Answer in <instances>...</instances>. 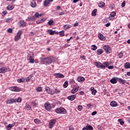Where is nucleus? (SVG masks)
<instances>
[{"label": "nucleus", "mask_w": 130, "mask_h": 130, "mask_svg": "<svg viewBox=\"0 0 130 130\" xmlns=\"http://www.w3.org/2000/svg\"><path fill=\"white\" fill-rule=\"evenodd\" d=\"M109 8H110V9H114V8H115V6H114V4H111L109 5Z\"/></svg>", "instance_id": "obj_46"}, {"label": "nucleus", "mask_w": 130, "mask_h": 130, "mask_svg": "<svg viewBox=\"0 0 130 130\" xmlns=\"http://www.w3.org/2000/svg\"><path fill=\"white\" fill-rule=\"evenodd\" d=\"M77 80L79 82H84L85 81V78L83 77H79Z\"/></svg>", "instance_id": "obj_30"}, {"label": "nucleus", "mask_w": 130, "mask_h": 130, "mask_svg": "<svg viewBox=\"0 0 130 130\" xmlns=\"http://www.w3.org/2000/svg\"><path fill=\"white\" fill-rule=\"evenodd\" d=\"M117 79L116 78H112L110 80V82L112 84H116L117 83Z\"/></svg>", "instance_id": "obj_29"}, {"label": "nucleus", "mask_w": 130, "mask_h": 130, "mask_svg": "<svg viewBox=\"0 0 130 130\" xmlns=\"http://www.w3.org/2000/svg\"><path fill=\"white\" fill-rule=\"evenodd\" d=\"M116 80L119 82V83H121V84H123V85H124L126 83V81L125 80H123L121 78H116Z\"/></svg>", "instance_id": "obj_15"}, {"label": "nucleus", "mask_w": 130, "mask_h": 130, "mask_svg": "<svg viewBox=\"0 0 130 130\" xmlns=\"http://www.w3.org/2000/svg\"><path fill=\"white\" fill-rule=\"evenodd\" d=\"M31 104L34 107H36L37 105H38V103H37V101H32L31 103Z\"/></svg>", "instance_id": "obj_23"}, {"label": "nucleus", "mask_w": 130, "mask_h": 130, "mask_svg": "<svg viewBox=\"0 0 130 130\" xmlns=\"http://www.w3.org/2000/svg\"><path fill=\"white\" fill-rule=\"evenodd\" d=\"M2 13L3 14L4 16H6V15L8 14V11H7V10H5L2 12Z\"/></svg>", "instance_id": "obj_52"}, {"label": "nucleus", "mask_w": 130, "mask_h": 130, "mask_svg": "<svg viewBox=\"0 0 130 130\" xmlns=\"http://www.w3.org/2000/svg\"><path fill=\"white\" fill-rule=\"evenodd\" d=\"M91 50L95 51V50H96V49H97V46H96V45H92L91 46Z\"/></svg>", "instance_id": "obj_40"}, {"label": "nucleus", "mask_w": 130, "mask_h": 130, "mask_svg": "<svg viewBox=\"0 0 130 130\" xmlns=\"http://www.w3.org/2000/svg\"><path fill=\"white\" fill-rule=\"evenodd\" d=\"M110 105L113 107H116L117 106V103L115 101H112L110 103Z\"/></svg>", "instance_id": "obj_24"}, {"label": "nucleus", "mask_w": 130, "mask_h": 130, "mask_svg": "<svg viewBox=\"0 0 130 130\" xmlns=\"http://www.w3.org/2000/svg\"><path fill=\"white\" fill-rule=\"evenodd\" d=\"M98 38L101 40H102V41H105L106 40V38L103 36V35L101 34H99L98 35Z\"/></svg>", "instance_id": "obj_14"}, {"label": "nucleus", "mask_w": 130, "mask_h": 130, "mask_svg": "<svg viewBox=\"0 0 130 130\" xmlns=\"http://www.w3.org/2000/svg\"><path fill=\"white\" fill-rule=\"evenodd\" d=\"M28 58L30 63H34V59L32 58V56H30V55L28 56Z\"/></svg>", "instance_id": "obj_27"}, {"label": "nucleus", "mask_w": 130, "mask_h": 130, "mask_svg": "<svg viewBox=\"0 0 130 130\" xmlns=\"http://www.w3.org/2000/svg\"><path fill=\"white\" fill-rule=\"evenodd\" d=\"M55 112L56 113L61 114H66L67 110L62 107L58 108L55 110Z\"/></svg>", "instance_id": "obj_2"}, {"label": "nucleus", "mask_w": 130, "mask_h": 130, "mask_svg": "<svg viewBox=\"0 0 130 130\" xmlns=\"http://www.w3.org/2000/svg\"><path fill=\"white\" fill-rule=\"evenodd\" d=\"M76 95H72L71 96H69L68 97V99L69 100H70V101H73L74 99H76Z\"/></svg>", "instance_id": "obj_20"}, {"label": "nucleus", "mask_w": 130, "mask_h": 130, "mask_svg": "<svg viewBox=\"0 0 130 130\" xmlns=\"http://www.w3.org/2000/svg\"><path fill=\"white\" fill-rule=\"evenodd\" d=\"M124 67L125 69H130V63L126 62L124 64Z\"/></svg>", "instance_id": "obj_35"}, {"label": "nucleus", "mask_w": 130, "mask_h": 130, "mask_svg": "<svg viewBox=\"0 0 130 130\" xmlns=\"http://www.w3.org/2000/svg\"><path fill=\"white\" fill-rule=\"evenodd\" d=\"M9 90L13 91L14 92H20V89L17 86L10 87Z\"/></svg>", "instance_id": "obj_11"}, {"label": "nucleus", "mask_w": 130, "mask_h": 130, "mask_svg": "<svg viewBox=\"0 0 130 130\" xmlns=\"http://www.w3.org/2000/svg\"><path fill=\"white\" fill-rule=\"evenodd\" d=\"M78 109H80V110H82V109H83V106H82L81 105H79Z\"/></svg>", "instance_id": "obj_58"}, {"label": "nucleus", "mask_w": 130, "mask_h": 130, "mask_svg": "<svg viewBox=\"0 0 130 130\" xmlns=\"http://www.w3.org/2000/svg\"><path fill=\"white\" fill-rule=\"evenodd\" d=\"M45 89L48 94H50V95H54V90L53 89L50 88L49 87H46Z\"/></svg>", "instance_id": "obj_6"}, {"label": "nucleus", "mask_w": 130, "mask_h": 130, "mask_svg": "<svg viewBox=\"0 0 130 130\" xmlns=\"http://www.w3.org/2000/svg\"><path fill=\"white\" fill-rule=\"evenodd\" d=\"M50 3V2L48 0H45L43 3L44 7H47Z\"/></svg>", "instance_id": "obj_31"}, {"label": "nucleus", "mask_w": 130, "mask_h": 130, "mask_svg": "<svg viewBox=\"0 0 130 130\" xmlns=\"http://www.w3.org/2000/svg\"><path fill=\"white\" fill-rule=\"evenodd\" d=\"M69 86V82L68 81H66L63 84L64 88H67Z\"/></svg>", "instance_id": "obj_45"}, {"label": "nucleus", "mask_w": 130, "mask_h": 130, "mask_svg": "<svg viewBox=\"0 0 130 130\" xmlns=\"http://www.w3.org/2000/svg\"><path fill=\"white\" fill-rule=\"evenodd\" d=\"M34 122H35L36 124H40L41 123H42L41 120H39V119H35L34 120Z\"/></svg>", "instance_id": "obj_33"}, {"label": "nucleus", "mask_w": 130, "mask_h": 130, "mask_svg": "<svg viewBox=\"0 0 130 130\" xmlns=\"http://www.w3.org/2000/svg\"><path fill=\"white\" fill-rule=\"evenodd\" d=\"M114 68V67H113V66H110L108 67V69L109 70H112V69H113Z\"/></svg>", "instance_id": "obj_57"}, {"label": "nucleus", "mask_w": 130, "mask_h": 130, "mask_svg": "<svg viewBox=\"0 0 130 130\" xmlns=\"http://www.w3.org/2000/svg\"><path fill=\"white\" fill-rule=\"evenodd\" d=\"M94 64L96 66V68H99V69H103V70L105 69V66L100 62H96L94 63Z\"/></svg>", "instance_id": "obj_8"}, {"label": "nucleus", "mask_w": 130, "mask_h": 130, "mask_svg": "<svg viewBox=\"0 0 130 130\" xmlns=\"http://www.w3.org/2000/svg\"><path fill=\"white\" fill-rule=\"evenodd\" d=\"M59 34L60 36H61L62 37H63V36H64V31L62 30V31H60L59 32Z\"/></svg>", "instance_id": "obj_43"}, {"label": "nucleus", "mask_w": 130, "mask_h": 130, "mask_svg": "<svg viewBox=\"0 0 130 130\" xmlns=\"http://www.w3.org/2000/svg\"><path fill=\"white\" fill-rule=\"evenodd\" d=\"M121 7L122 8L125 7V1H123V3L121 4Z\"/></svg>", "instance_id": "obj_54"}, {"label": "nucleus", "mask_w": 130, "mask_h": 130, "mask_svg": "<svg viewBox=\"0 0 130 130\" xmlns=\"http://www.w3.org/2000/svg\"><path fill=\"white\" fill-rule=\"evenodd\" d=\"M30 5L32 8H35L36 7V2H35V0H31Z\"/></svg>", "instance_id": "obj_16"}, {"label": "nucleus", "mask_w": 130, "mask_h": 130, "mask_svg": "<svg viewBox=\"0 0 130 130\" xmlns=\"http://www.w3.org/2000/svg\"><path fill=\"white\" fill-rule=\"evenodd\" d=\"M13 21V18H8L5 19V22L6 23H11Z\"/></svg>", "instance_id": "obj_34"}, {"label": "nucleus", "mask_w": 130, "mask_h": 130, "mask_svg": "<svg viewBox=\"0 0 130 130\" xmlns=\"http://www.w3.org/2000/svg\"><path fill=\"white\" fill-rule=\"evenodd\" d=\"M22 33H23L22 30H19L17 32V35L14 38V41L15 42L18 41V40H20V39H21V36L22 35Z\"/></svg>", "instance_id": "obj_4"}, {"label": "nucleus", "mask_w": 130, "mask_h": 130, "mask_svg": "<svg viewBox=\"0 0 130 130\" xmlns=\"http://www.w3.org/2000/svg\"><path fill=\"white\" fill-rule=\"evenodd\" d=\"M53 76L55 77L57 79L60 78V79H62L64 78V75H63L61 73H55L53 74Z\"/></svg>", "instance_id": "obj_9"}, {"label": "nucleus", "mask_w": 130, "mask_h": 130, "mask_svg": "<svg viewBox=\"0 0 130 130\" xmlns=\"http://www.w3.org/2000/svg\"><path fill=\"white\" fill-rule=\"evenodd\" d=\"M59 16H62V15H64V13L60 12L59 13Z\"/></svg>", "instance_id": "obj_62"}, {"label": "nucleus", "mask_w": 130, "mask_h": 130, "mask_svg": "<svg viewBox=\"0 0 130 130\" xmlns=\"http://www.w3.org/2000/svg\"><path fill=\"white\" fill-rule=\"evenodd\" d=\"M37 92H42V87L41 86L38 87L37 88Z\"/></svg>", "instance_id": "obj_44"}, {"label": "nucleus", "mask_w": 130, "mask_h": 130, "mask_svg": "<svg viewBox=\"0 0 130 130\" xmlns=\"http://www.w3.org/2000/svg\"><path fill=\"white\" fill-rule=\"evenodd\" d=\"M13 126H15V123H12V124H9L7 126H6V129L7 130H10L12 127Z\"/></svg>", "instance_id": "obj_18"}, {"label": "nucleus", "mask_w": 130, "mask_h": 130, "mask_svg": "<svg viewBox=\"0 0 130 130\" xmlns=\"http://www.w3.org/2000/svg\"><path fill=\"white\" fill-rule=\"evenodd\" d=\"M55 122H56V120L54 119H51L49 122V128L51 129L53 127L54 124H55Z\"/></svg>", "instance_id": "obj_7"}, {"label": "nucleus", "mask_w": 130, "mask_h": 130, "mask_svg": "<svg viewBox=\"0 0 130 130\" xmlns=\"http://www.w3.org/2000/svg\"><path fill=\"white\" fill-rule=\"evenodd\" d=\"M103 53V50L102 49H99L97 50L96 54L98 55H101V54H102Z\"/></svg>", "instance_id": "obj_25"}, {"label": "nucleus", "mask_w": 130, "mask_h": 130, "mask_svg": "<svg viewBox=\"0 0 130 130\" xmlns=\"http://www.w3.org/2000/svg\"><path fill=\"white\" fill-rule=\"evenodd\" d=\"M96 114H97V111H93V112L91 113V115H96Z\"/></svg>", "instance_id": "obj_55"}, {"label": "nucleus", "mask_w": 130, "mask_h": 130, "mask_svg": "<svg viewBox=\"0 0 130 130\" xmlns=\"http://www.w3.org/2000/svg\"><path fill=\"white\" fill-rule=\"evenodd\" d=\"M116 15V13H115V12H112L109 17V19L111 20V21H113V20H114V17H115Z\"/></svg>", "instance_id": "obj_12"}, {"label": "nucleus", "mask_w": 130, "mask_h": 130, "mask_svg": "<svg viewBox=\"0 0 130 130\" xmlns=\"http://www.w3.org/2000/svg\"><path fill=\"white\" fill-rule=\"evenodd\" d=\"M53 20L51 19L48 22V24L49 26H51V25H53Z\"/></svg>", "instance_id": "obj_42"}, {"label": "nucleus", "mask_w": 130, "mask_h": 130, "mask_svg": "<svg viewBox=\"0 0 130 130\" xmlns=\"http://www.w3.org/2000/svg\"><path fill=\"white\" fill-rule=\"evenodd\" d=\"M97 9H94L92 13H91V15L93 16V17H95V16H96V15H97Z\"/></svg>", "instance_id": "obj_32"}, {"label": "nucleus", "mask_w": 130, "mask_h": 130, "mask_svg": "<svg viewBox=\"0 0 130 130\" xmlns=\"http://www.w3.org/2000/svg\"><path fill=\"white\" fill-rule=\"evenodd\" d=\"M31 79V78L30 77H28L27 78H26V82H29L30 81V80Z\"/></svg>", "instance_id": "obj_60"}, {"label": "nucleus", "mask_w": 130, "mask_h": 130, "mask_svg": "<svg viewBox=\"0 0 130 130\" xmlns=\"http://www.w3.org/2000/svg\"><path fill=\"white\" fill-rule=\"evenodd\" d=\"M25 108L27 109V110H31V106H30L29 104H26Z\"/></svg>", "instance_id": "obj_41"}, {"label": "nucleus", "mask_w": 130, "mask_h": 130, "mask_svg": "<svg viewBox=\"0 0 130 130\" xmlns=\"http://www.w3.org/2000/svg\"><path fill=\"white\" fill-rule=\"evenodd\" d=\"M10 71H11V69H10L9 67H2L0 69V74H5V73L7 72H10Z\"/></svg>", "instance_id": "obj_5"}, {"label": "nucleus", "mask_w": 130, "mask_h": 130, "mask_svg": "<svg viewBox=\"0 0 130 130\" xmlns=\"http://www.w3.org/2000/svg\"><path fill=\"white\" fill-rule=\"evenodd\" d=\"M110 25H111V23H110V22H108V23H107L106 24V27H109V26H110Z\"/></svg>", "instance_id": "obj_59"}, {"label": "nucleus", "mask_w": 130, "mask_h": 130, "mask_svg": "<svg viewBox=\"0 0 130 130\" xmlns=\"http://www.w3.org/2000/svg\"><path fill=\"white\" fill-rule=\"evenodd\" d=\"M17 82H18V83H22V82H23V80H22V79H18L17 80Z\"/></svg>", "instance_id": "obj_56"}, {"label": "nucleus", "mask_w": 130, "mask_h": 130, "mask_svg": "<svg viewBox=\"0 0 130 130\" xmlns=\"http://www.w3.org/2000/svg\"><path fill=\"white\" fill-rule=\"evenodd\" d=\"M104 63L105 64V66H106V68H108V67H109V65L110 64L109 62H105Z\"/></svg>", "instance_id": "obj_50"}, {"label": "nucleus", "mask_w": 130, "mask_h": 130, "mask_svg": "<svg viewBox=\"0 0 130 130\" xmlns=\"http://www.w3.org/2000/svg\"><path fill=\"white\" fill-rule=\"evenodd\" d=\"M44 21V19H39L37 21L36 23L37 24H41V23H43Z\"/></svg>", "instance_id": "obj_37"}, {"label": "nucleus", "mask_w": 130, "mask_h": 130, "mask_svg": "<svg viewBox=\"0 0 130 130\" xmlns=\"http://www.w3.org/2000/svg\"><path fill=\"white\" fill-rule=\"evenodd\" d=\"M119 121L120 122V124L121 125H123V124H124V122H123V121L121 120V119H119Z\"/></svg>", "instance_id": "obj_51"}, {"label": "nucleus", "mask_w": 130, "mask_h": 130, "mask_svg": "<svg viewBox=\"0 0 130 130\" xmlns=\"http://www.w3.org/2000/svg\"><path fill=\"white\" fill-rule=\"evenodd\" d=\"M119 58H121L123 56V54L122 52H120V53L118 55Z\"/></svg>", "instance_id": "obj_47"}, {"label": "nucleus", "mask_w": 130, "mask_h": 130, "mask_svg": "<svg viewBox=\"0 0 130 130\" xmlns=\"http://www.w3.org/2000/svg\"><path fill=\"white\" fill-rule=\"evenodd\" d=\"M48 32H49V34L50 35H53V34H58V32L57 31H53L51 29H50L49 30H48Z\"/></svg>", "instance_id": "obj_22"}, {"label": "nucleus", "mask_w": 130, "mask_h": 130, "mask_svg": "<svg viewBox=\"0 0 130 130\" xmlns=\"http://www.w3.org/2000/svg\"><path fill=\"white\" fill-rule=\"evenodd\" d=\"M45 108L46 110L49 111L50 109H51V107H50V104L49 102H47L45 103Z\"/></svg>", "instance_id": "obj_13"}, {"label": "nucleus", "mask_w": 130, "mask_h": 130, "mask_svg": "<svg viewBox=\"0 0 130 130\" xmlns=\"http://www.w3.org/2000/svg\"><path fill=\"white\" fill-rule=\"evenodd\" d=\"M54 94H59L60 93V90L57 88L55 89V91H54Z\"/></svg>", "instance_id": "obj_38"}, {"label": "nucleus", "mask_w": 130, "mask_h": 130, "mask_svg": "<svg viewBox=\"0 0 130 130\" xmlns=\"http://www.w3.org/2000/svg\"><path fill=\"white\" fill-rule=\"evenodd\" d=\"M16 102H18L19 103H21L22 102V98L20 97H19L17 100H16Z\"/></svg>", "instance_id": "obj_48"}, {"label": "nucleus", "mask_w": 130, "mask_h": 130, "mask_svg": "<svg viewBox=\"0 0 130 130\" xmlns=\"http://www.w3.org/2000/svg\"><path fill=\"white\" fill-rule=\"evenodd\" d=\"M53 61H55V57L50 56L47 57H42L41 58V63L42 64L49 65L52 63Z\"/></svg>", "instance_id": "obj_1"}, {"label": "nucleus", "mask_w": 130, "mask_h": 130, "mask_svg": "<svg viewBox=\"0 0 130 130\" xmlns=\"http://www.w3.org/2000/svg\"><path fill=\"white\" fill-rule=\"evenodd\" d=\"M79 90V86L74 87L72 90H71V93L72 94H75V93H76V92H78Z\"/></svg>", "instance_id": "obj_19"}, {"label": "nucleus", "mask_w": 130, "mask_h": 130, "mask_svg": "<svg viewBox=\"0 0 130 130\" xmlns=\"http://www.w3.org/2000/svg\"><path fill=\"white\" fill-rule=\"evenodd\" d=\"M70 28H72V25L70 24H66L64 25V28L65 30H69Z\"/></svg>", "instance_id": "obj_28"}, {"label": "nucleus", "mask_w": 130, "mask_h": 130, "mask_svg": "<svg viewBox=\"0 0 130 130\" xmlns=\"http://www.w3.org/2000/svg\"><path fill=\"white\" fill-rule=\"evenodd\" d=\"M80 57L81 58H83V59H86V56H85V55H82Z\"/></svg>", "instance_id": "obj_61"}, {"label": "nucleus", "mask_w": 130, "mask_h": 130, "mask_svg": "<svg viewBox=\"0 0 130 130\" xmlns=\"http://www.w3.org/2000/svg\"><path fill=\"white\" fill-rule=\"evenodd\" d=\"M17 102V99H11L9 100H8L6 101L7 104H13L14 103H16Z\"/></svg>", "instance_id": "obj_10"}, {"label": "nucleus", "mask_w": 130, "mask_h": 130, "mask_svg": "<svg viewBox=\"0 0 130 130\" xmlns=\"http://www.w3.org/2000/svg\"><path fill=\"white\" fill-rule=\"evenodd\" d=\"M86 128H87V130H93V126H91L90 125H87Z\"/></svg>", "instance_id": "obj_39"}, {"label": "nucleus", "mask_w": 130, "mask_h": 130, "mask_svg": "<svg viewBox=\"0 0 130 130\" xmlns=\"http://www.w3.org/2000/svg\"><path fill=\"white\" fill-rule=\"evenodd\" d=\"M96 93H97V90H92V95H96Z\"/></svg>", "instance_id": "obj_53"}, {"label": "nucleus", "mask_w": 130, "mask_h": 130, "mask_svg": "<svg viewBox=\"0 0 130 130\" xmlns=\"http://www.w3.org/2000/svg\"><path fill=\"white\" fill-rule=\"evenodd\" d=\"M127 76H130V71L129 72H127Z\"/></svg>", "instance_id": "obj_64"}, {"label": "nucleus", "mask_w": 130, "mask_h": 130, "mask_svg": "<svg viewBox=\"0 0 130 130\" xmlns=\"http://www.w3.org/2000/svg\"><path fill=\"white\" fill-rule=\"evenodd\" d=\"M8 33H12L13 32V28H9L7 29Z\"/></svg>", "instance_id": "obj_49"}, {"label": "nucleus", "mask_w": 130, "mask_h": 130, "mask_svg": "<svg viewBox=\"0 0 130 130\" xmlns=\"http://www.w3.org/2000/svg\"><path fill=\"white\" fill-rule=\"evenodd\" d=\"M103 49L105 50V51L106 53L110 54L112 52V50L111 49V48L109 47V45H106L103 46Z\"/></svg>", "instance_id": "obj_3"}, {"label": "nucleus", "mask_w": 130, "mask_h": 130, "mask_svg": "<svg viewBox=\"0 0 130 130\" xmlns=\"http://www.w3.org/2000/svg\"><path fill=\"white\" fill-rule=\"evenodd\" d=\"M99 8H104L105 7V3L102 1H101L99 4Z\"/></svg>", "instance_id": "obj_21"}, {"label": "nucleus", "mask_w": 130, "mask_h": 130, "mask_svg": "<svg viewBox=\"0 0 130 130\" xmlns=\"http://www.w3.org/2000/svg\"><path fill=\"white\" fill-rule=\"evenodd\" d=\"M82 130H88V129L87 128V127H83L82 128Z\"/></svg>", "instance_id": "obj_63"}, {"label": "nucleus", "mask_w": 130, "mask_h": 130, "mask_svg": "<svg viewBox=\"0 0 130 130\" xmlns=\"http://www.w3.org/2000/svg\"><path fill=\"white\" fill-rule=\"evenodd\" d=\"M20 23V27H26V22H25V21L24 20H21L19 22Z\"/></svg>", "instance_id": "obj_17"}, {"label": "nucleus", "mask_w": 130, "mask_h": 130, "mask_svg": "<svg viewBox=\"0 0 130 130\" xmlns=\"http://www.w3.org/2000/svg\"><path fill=\"white\" fill-rule=\"evenodd\" d=\"M34 17H35V18H38V17H42V14H39L38 12H37L35 13Z\"/></svg>", "instance_id": "obj_36"}, {"label": "nucleus", "mask_w": 130, "mask_h": 130, "mask_svg": "<svg viewBox=\"0 0 130 130\" xmlns=\"http://www.w3.org/2000/svg\"><path fill=\"white\" fill-rule=\"evenodd\" d=\"M14 8H15L14 6L10 5L7 6V9L8 10V11H12V10H13Z\"/></svg>", "instance_id": "obj_26"}]
</instances>
